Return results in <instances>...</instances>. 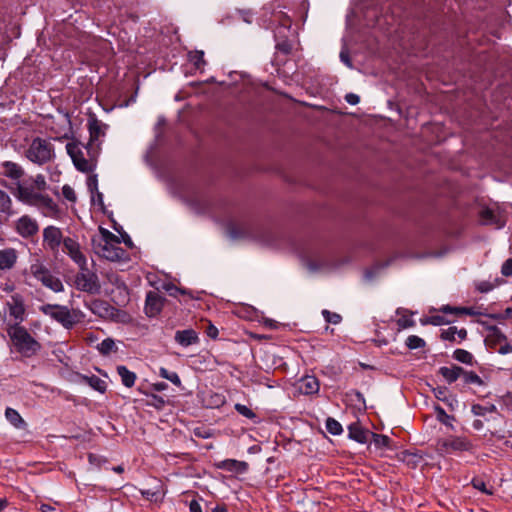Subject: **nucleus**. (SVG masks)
Listing matches in <instances>:
<instances>
[{
    "label": "nucleus",
    "mask_w": 512,
    "mask_h": 512,
    "mask_svg": "<svg viewBox=\"0 0 512 512\" xmlns=\"http://www.w3.org/2000/svg\"><path fill=\"white\" fill-rule=\"evenodd\" d=\"M67 154L71 157L74 166L80 172L88 173L93 170V165L85 159L79 143L70 142L66 145Z\"/></svg>",
    "instance_id": "9"
},
{
    "label": "nucleus",
    "mask_w": 512,
    "mask_h": 512,
    "mask_svg": "<svg viewBox=\"0 0 512 512\" xmlns=\"http://www.w3.org/2000/svg\"><path fill=\"white\" fill-rule=\"evenodd\" d=\"M451 320L446 319L444 316L441 315H433L424 319H421V323L423 325L431 324L434 326H440V325H446L451 323Z\"/></svg>",
    "instance_id": "35"
},
{
    "label": "nucleus",
    "mask_w": 512,
    "mask_h": 512,
    "mask_svg": "<svg viewBox=\"0 0 512 512\" xmlns=\"http://www.w3.org/2000/svg\"><path fill=\"white\" fill-rule=\"evenodd\" d=\"M322 315L326 322L332 324H338L341 322L342 317L338 313L330 312L329 310H323Z\"/></svg>",
    "instance_id": "45"
},
{
    "label": "nucleus",
    "mask_w": 512,
    "mask_h": 512,
    "mask_svg": "<svg viewBox=\"0 0 512 512\" xmlns=\"http://www.w3.org/2000/svg\"><path fill=\"white\" fill-rule=\"evenodd\" d=\"M5 417L7 420L16 428H21L23 425H25V421L21 417V415L13 408H6L5 410Z\"/></svg>",
    "instance_id": "28"
},
{
    "label": "nucleus",
    "mask_w": 512,
    "mask_h": 512,
    "mask_svg": "<svg viewBox=\"0 0 512 512\" xmlns=\"http://www.w3.org/2000/svg\"><path fill=\"white\" fill-rule=\"evenodd\" d=\"M189 60L194 64L197 69H200L205 66L206 61L204 60V52L203 51H194L189 53Z\"/></svg>",
    "instance_id": "37"
},
{
    "label": "nucleus",
    "mask_w": 512,
    "mask_h": 512,
    "mask_svg": "<svg viewBox=\"0 0 512 512\" xmlns=\"http://www.w3.org/2000/svg\"><path fill=\"white\" fill-rule=\"evenodd\" d=\"M17 232L24 238H28L37 234L39 226L37 222L29 216H22L17 221Z\"/></svg>",
    "instance_id": "13"
},
{
    "label": "nucleus",
    "mask_w": 512,
    "mask_h": 512,
    "mask_svg": "<svg viewBox=\"0 0 512 512\" xmlns=\"http://www.w3.org/2000/svg\"><path fill=\"white\" fill-rule=\"evenodd\" d=\"M489 331L491 332V336L494 337L497 342L505 341L507 339L505 334L497 326H491Z\"/></svg>",
    "instance_id": "52"
},
{
    "label": "nucleus",
    "mask_w": 512,
    "mask_h": 512,
    "mask_svg": "<svg viewBox=\"0 0 512 512\" xmlns=\"http://www.w3.org/2000/svg\"><path fill=\"white\" fill-rule=\"evenodd\" d=\"M100 233L102 235V238L99 242L102 243H120V239L118 236L110 232L109 230L100 227Z\"/></svg>",
    "instance_id": "43"
},
{
    "label": "nucleus",
    "mask_w": 512,
    "mask_h": 512,
    "mask_svg": "<svg viewBox=\"0 0 512 512\" xmlns=\"http://www.w3.org/2000/svg\"><path fill=\"white\" fill-rule=\"evenodd\" d=\"M472 447L471 442L466 437L452 436L439 439L436 449L441 454H450L458 451H468Z\"/></svg>",
    "instance_id": "6"
},
{
    "label": "nucleus",
    "mask_w": 512,
    "mask_h": 512,
    "mask_svg": "<svg viewBox=\"0 0 512 512\" xmlns=\"http://www.w3.org/2000/svg\"><path fill=\"white\" fill-rule=\"evenodd\" d=\"M501 273L508 277L512 275V258L507 259L501 268Z\"/></svg>",
    "instance_id": "56"
},
{
    "label": "nucleus",
    "mask_w": 512,
    "mask_h": 512,
    "mask_svg": "<svg viewBox=\"0 0 512 512\" xmlns=\"http://www.w3.org/2000/svg\"><path fill=\"white\" fill-rule=\"evenodd\" d=\"M15 196L23 203L29 205L44 207L47 209L54 208L52 198L38 191L30 181L24 180L22 183H18Z\"/></svg>",
    "instance_id": "2"
},
{
    "label": "nucleus",
    "mask_w": 512,
    "mask_h": 512,
    "mask_svg": "<svg viewBox=\"0 0 512 512\" xmlns=\"http://www.w3.org/2000/svg\"><path fill=\"white\" fill-rule=\"evenodd\" d=\"M117 244L118 243H96V241L93 240L95 252L109 261H119L126 256V251L117 246Z\"/></svg>",
    "instance_id": "8"
},
{
    "label": "nucleus",
    "mask_w": 512,
    "mask_h": 512,
    "mask_svg": "<svg viewBox=\"0 0 512 512\" xmlns=\"http://www.w3.org/2000/svg\"><path fill=\"white\" fill-rule=\"evenodd\" d=\"M168 385L165 382H157L153 384V388L156 391H163L167 389Z\"/></svg>",
    "instance_id": "62"
},
{
    "label": "nucleus",
    "mask_w": 512,
    "mask_h": 512,
    "mask_svg": "<svg viewBox=\"0 0 512 512\" xmlns=\"http://www.w3.org/2000/svg\"><path fill=\"white\" fill-rule=\"evenodd\" d=\"M218 469L225 470L232 473L243 474L248 470V463L236 459H225L215 464Z\"/></svg>",
    "instance_id": "17"
},
{
    "label": "nucleus",
    "mask_w": 512,
    "mask_h": 512,
    "mask_svg": "<svg viewBox=\"0 0 512 512\" xmlns=\"http://www.w3.org/2000/svg\"><path fill=\"white\" fill-rule=\"evenodd\" d=\"M40 510H41L42 512H51V511H54V510H55V508H54V507H52V506H51V505H49V504H42V505L40 506Z\"/></svg>",
    "instance_id": "64"
},
{
    "label": "nucleus",
    "mask_w": 512,
    "mask_h": 512,
    "mask_svg": "<svg viewBox=\"0 0 512 512\" xmlns=\"http://www.w3.org/2000/svg\"><path fill=\"white\" fill-rule=\"evenodd\" d=\"M438 373L449 383H454L464 373V368L457 365L440 367Z\"/></svg>",
    "instance_id": "20"
},
{
    "label": "nucleus",
    "mask_w": 512,
    "mask_h": 512,
    "mask_svg": "<svg viewBox=\"0 0 512 512\" xmlns=\"http://www.w3.org/2000/svg\"><path fill=\"white\" fill-rule=\"evenodd\" d=\"M471 412L475 416H484L486 413L497 412V407L494 404H490L487 406H482L480 404H473L471 407Z\"/></svg>",
    "instance_id": "33"
},
{
    "label": "nucleus",
    "mask_w": 512,
    "mask_h": 512,
    "mask_svg": "<svg viewBox=\"0 0 512 512\" xmlns=\"http://www.w3.org/2000/svg\"><path fill=\"white\" fill-rule=\"evenodd\" d=\"M174 340L182 347H188L199 343L198 333L194 329L177 330Z\"/></svg>",
    "instance_id": "15"
},
{
    "label": "nucleus",
    "mask_w": 512,
    "mask_h": 512,
    "mask_svg": "<svg viewBox=\"0 0 512 512\" xmlns=\"http://www.w3.org/2000/svg\"><path fill=\"white\" fill-rule=\"evenodd\" d=\"M11 207V199L6 192L0 189V212H8Z\"/></svg>",
    "instance_id": "44"
},
{
    "label": "nucleus",
    "mask_w": 512,
    "mask_h": 512,
    "mask_svg": "<svg viewBox=\"0 0 512 512\" xmlns=\"http://www.w3.org/2000/svg\"><path fill=\"white\" fill-rule=\"evenodd\" d=\"M63 251L79 266L84 269L87 265V259L80 250V245L77 240L65 237L63 241Z\"/></svg>",
    "instance_id": "10"
},
{
    "label": "nucleus",
    "mask_w": 512,
    "mask_h": 512,
    "mask_svg": "<svg viewBox=\"0 0 512 512\" xmlns=\"http://www.w3.org/2000/svg\"><path fill=\"white\" fill-rule=\"evenodd\" d=\"M39 310L60 323L66 329L72 328L79 322L78 314L75 311H71L67 306L44 304L39 307Z\"/></svg>",
    "instance_id": "4"
},
{
    "label": "nucleus",
    "mask_w": 512,
    "mask_h": 512,
    "mask_svg": "<svg viewBox=\"0 0 512 512\" xmlns=\"http://www.w3.org/2000/svg\"><path fill=\"white\" fill-rule=\"evenodd\" d=\"M370 437H372V441L377 448H390L391 447L392 441L387 435L371 432Z\"/></svg>",
    "instance_id": "31"
},
{
    "label": "nucleus",
    "mask_w": 512,
    "mask_h": 512,
    "mask_svg": "<svg viewBox=\"0 0 512 512\" xmlns=\"http://www.w3.org/2000/svg\"><path fill=\"white\" fill-rule=\"evenodd\" d=\"M472 485L475 489L487 494V495H492L493 494V491L492 490H489L487 489L486 487V483L482 480V479H479V478H475L472 480Z\"/></svg>",
    "instance_id": "48"
},
{
    "label": "nucleus",
    "mask_w": 512,
    "mask_h": 512,
    "mask_svg": "<svg viewBox=\"0 0 512 512\" xmlns=\"http://www.w3.org/2000/svg\"><path fill=\"white\" fill-rule=\"evenodd\" d=\"M345 100L351 105H356L359 103L360 97L357 94L348 93L345 96Z\"/></svg>",
    "instance_id": "58"
},
{
    "label": "nucleus",
    "mask_w": 512,
    "mask_h": 512,
    "mask_svg": "<svg viewBox=\"0 0 512 512\" xmlns=\"http://www.w3.org/2000/svg\"><path fill=\"white\" fill-rule=\"evenodd\" d=\"M371 431L362 427L359 423H352L348 426V436L358 443L365 444L369 441Z\"/></svg>",
    "instance_id": "18"
},
{
    "label": "nucleus",
    "mask_w": 512,
    "mask_h": 512,
    "mask_svg": "<svg viewBox=\"0 0 512 512\" xmlns=\"http://www.w3.org/2000/svg\"><path fill=\"white\" fill-rule=\"evenodd\" d=\"M276 49L281 53L288 55L292 51V44L289 40L284 39L282 41L277 42Z\"/></svg>",
    "instance_id": "47"
},
{
    "label": "nucleus",
    "mask_w": 512,
    "mask_h": 512,
    "mask_svg": "<svg viewBox=\"0 0 512 512\" xmlns=\"http://www.w3.org/2000/svg\"><path fill=\"white\" fill-rule=\"evenodd\" d=\"M406 345L411 350L419 349V348H423L425 346V341L416 335H410L406 339Z\"/></svg>",
    "instance_id": "42"
},
{
    "label": "nucleus",
    "mask_w": 512,
    "mask_h": 512,
    "mask_svg": "<svg viewBox=\"0 0 512 512\" xmlns=\"http://www.w3.org/2000/svg\"><path fill=\"white\" fill-rule=\"evenodd\" d=\"M87 186H88L89 191L92 194V201H95L93 194H94V192L98 191V180H97L96 175L90 176L88 178Z\"/></svg>",
    "instance_id": "51"
},
{
    "label": "nucleus",
    "mask_w": 512,
    "mask_h": 512,
    "mask_svg": "<svg viewBox=\"0 0 512 512\" xmlns=\"http://www.w3.org/2000/svg\"><path fill=\"white\" fill-rule=\"evenodd\" d=\"M435 411L437 413V419L444 425L450 426L453 428L451 421L454 420V417L451 415H448L446 411L441 406H436Z\"/></svg>",
    "instance_id": "40"
},
{
    "label": "nucleus",
    "mask_w": 512,
    "mask_h": 512,
    "mask_svg": "<svg viewBox=\"0 0 512 512\" xmlns=\"http://www.w3.org/2000/svg\"><path fill=\"white\" fill-rule=\"evenodd\" d=\"M97 349L100 354L107 356L112 352H117V347L112 338H106L98 344Z\"/></svg>",
    "instance_id": "29"
},
{
    "label": "nucleus",
    "mask_w": 512,
    "mask_h": 512,
    "mask_svg": "<svg viewBox=\"0 0 512 512\" xmlns=\"http://www.w3.org/2000/svg\"><path fill=\"white\" fill-rule=\"evenodd\" d=\"M326 429L332 435H340L343 431L342 425L332 417L326 419Z\"/></svg>",
    "instance_id": "36"
},
{
    "label": "nucleus",
    "mask_w": 512,
    "mask_h": 512,
    "mask_svg": "<svg viewBox=\"0 0 512 512\" xmlns=\"http://www.w3.org/2000/svg\"><path fill=\"white\" fill-rule=\"evenodd\" d=\"M7 335L11 347L25 358H31L42 349L41 343L23 325L7 324Z\"/></svg>",
    "instance_id": "1"
},
{
    "label": "nucleus",
    "mask_w": 512,
    "mask_h": 512,
    "mask_svg": "<svg viewBox=\"0 0 512 512\" xmlns=\"http://www.w3.org/2000/svg\"><path fill=\"white\" fill-rule=\"evenodd\" d=\"M397 324L400 328L405 329L409 327H413L415 325V321L410 317L403 315L398 319Z\"/></svg>",
    "instance_id": "53"
},
{
    "label": "nucleus",
    "mask_w": 512,
    "mask_h": 512,
    "mask_svg": "<svg viewBox=\"0 0 512 512\" xmlns=\"http://www.w3.org/2000/svg\"><path fill=\"white\" fill-rule=\"evenodd\" d=\"M5 307L8 310L9 317L14 320V322H9L8 324L21 325V323L25 320L26 315V307L23 296L19 293L12 294L6 301Z\"/></svg>",
    "instance_id": "7"
},
{
    "label": "nucleus",
    "mask_w": 512,
    "mask_h": 512,
    "mask_svg": "<svg viewBox=\"0 0 512 512\" xmlns=\"http://www.w3.org/2000/svg\"><path fill=\"white\" fill-rule=\"evenodd\" d=\"M163 288L169 293L170 296L176 297L178 293H184L181 289L176 287L174 284H165Z\"/></svg>",
    "instance_id": "57"
},
{
    "label": "nucleus",
    "mask_w": 512,
    "mask_h": 512,
    "mask_svg": "<svg viewBox=\"0 0 512 512\" xmlns=\"http://www.w3.org/2000/svg\"><path fill=\"white\" fill-rule=\"evenodd\" d=\"M190 512H202L201 506L197 500H192L189 504Z\"/></svg>",
    "instance_id": "60"
},
{
    "label": "nucleus",
    "mask_w": 512,
    "mask_h": 512,
    "mask_svg": "<svg viewBox=\"0 0 512 512\" xmlns=\"http://www.w3.org/2000/svg\"><path fill=\"white\" fill-rule=\"evenodd\" d=\"M152 398L156 401L157 404H155L156 407H162L165 404V400L158 395L153 394Z\"/></svg>",
    "instance_id": "63"
},
{
    "label": "nucleus",
    "mask_w": 512,
    "mask_h": 512,
    "mask_svg": "<svg viewBox=\"0 0 512 512\" xmlns=\"http://www.w3.org/2000/svg\"><path fill=\"white\" fill-rule=\"evenodd\" d=\"M461 376H463L466 384H476L479 386L484 385L483 380L473 371L464 370V373H461Z\"/></svg>",
    "instance_id": "39"
},
{
    "label": "nucleus",
    "mask_w": 512,
    "mask_h": 512,
    "mask_svg": "<svg viewBox=\"0 0 512 512\" xmlns=\"http://www.w3.org/2000/svg\"><path fill=\"white\" fill-rule=\"evenodd\" d=\"M64 239L61 229L56 226L50 225L43 230V245L52 252L58 251Z\"/></svg>",
    "instance_id": "11"
},
{
    "label": "nucleus",
    "mask_w": 512,
    "mask_h": 512,
    "mask_svg": "<svg viewBox=\"0 0 512 512\" xmlns=\"http://www.w3.org/2000/svg\"><path fill=\"white\" fill-rule=\"evenodd\" d=\"M159 375L162 378H164L166 380H169L170 382H172L176 386H180L181 385L180 377L178 376V374L176 372H170L166 368L161 367L159 369Z\"/></svg>",
    "instance_id": "38"
},
{
    "label": "nucleus",
    "mask_w": 512,
    "mask_h": 512,
    "mask_svg": "<svg viewBox=\"0 0 512 512\" xmlns=\"http://www.w3.org/2000/svg\"><path fill=\"white\" fill-rule=\"evenodd\" d=\"M81 381L87 385H89L92 389L100 392L105 393L107 389V384L104 380L99 378L96 375H80Z\"/></svg>",
    "instance_id": "23"
},
{
    "label": "nucleus",
    "mask_w": 512,
    "mask_h": 512,
    "mask_svg": "<svg viewBox=\"0 0 512 512\" xmlns=\"http://www.w3.org/2000/svg\"><path fill=\"white\" fill-rule=\"evenodd\" d=\"M103 124L96 118H92L88 123V130L90 134V141L87 145L88 153H90V149L95 141L99 139L101 135H104Z\"/></svg>",
    "instance_id": "19"
},
{
    "label": "nucleus",
    "mask_w": 512,
    "mask_h": 512,
    "mask_svg": "<svg viewBox=\"0 0 512 512\" xmlns=\"http://www.w3.org/2000/svg\"><path fill=\"white\" fill-rule=\"evenodd\" d=\"M62 194L67 200L71 202H75L77 199L74 189L69 185H64L62 187Z\"/></svg>",
    "instance_id": "50"
},
{
    "label": "nucleus",
    "mask_w": 512,
    "mask_h": 512,
    "mask_svg": "<svg viewBox=\"0 0 512 512\" xmlns=\"http://www.w3.org/2000/svg\"><path fill=\"white\" fill-rule=\"evenodd\" d=\"M41 283L51 289L54 292H61L64 290V286L61 280L49 271V273L41 280Z\"/></svg>",
    "instance_id": "26"
},
{
    "label": "nucleus",
    "mask_w": 512,
    "mask_h": 512,
    "mask_svg": "<svg viewBox=\"0 0 512 512\" xmlns=\"http://www.w3.org/2000/svg\"><path fill=\"white\" fill-rule=\"evenodd\" d=\"M91 312L101 318H110L114 316V307H112L107 301L102 299H95L89 304Z\"/></svg>",
    "instance_id": "16"
},
{
    "label": "nucleus",
    "mask_w": 512,
    "mask_h": 512,
    "mask_svg": "<svg viewBox=\"0 0 512 512\" xmlns=\"http://www.w3.org/2000/svg\"><path fill=\"white\" fill-rule=\"evenodd\" d=\"M319 389V381L313 375H305L298 381V390L304 395L317 394Z\"/></svg>",
    "instance_id": "14"
},
{
    "label": "nucleus",
    "mask_w": 512,
    "mask_h": 512,
    "mask_svg": "<svg viewBox=\"0 0 512 512\" xmlns=\"http://www.w3.org/2000/svg\"><path fill=\"white\" fill-rule=\"evenodd\" d=\"M234 408L240 415L247 419L255 420L257 418V415L253 412V410L244 404L236 403Z\"/></svg>",
    "instance_id": "41"
},
{
    "label": "nucleus",
    "mask_w": 512,
    "mask_h": 512,
    "mask_svg": "<svg viewBox=\"0 0 512 512\" xmlns=\"http://www.w3.org/2000/svg\"><path fill=\"white\" fill-rule=\"evenodd\" d=\"M54 147L46 139L36 137L26 150V157L33 163L43 165L54 158Z\"/></svg>",
    "instance_id": "3"
},
{
    "label": "nucleus",
    "mask_w": 512,
    "mask_h": 512,
    "mask_svg": "<svg viewBox=\"0 0 512 512\" xmlns=\"http://www.w3.org/2000/svg\"><path fill=\"white\" fill-rule=\"evenodd\" d=\"M433 391H434L435 397L438 400H440L442 402H448V397H447L448 390L446 387L439 386V387L435 388Z\"/></svg>",
    "instance_id": "54"
},
{
    "label": "nucleus",
    "mask_w": 512,
    "mask_h": 512,
    "mask_svg": "<svg viewBox=\"0 0 512 512\" xmlns=\"http://www.w3.org/2000/svg\"><path fill=\"white\" fill-rule=\"evenodd\" d=\"M142 496L152 502L161 503L165 496V491L162 489V486H159L157 489H147L141 491Z\"/></svg>",
    "instance_id": "27"
},
{
    "label": "nucleus",
    "mask_w": 512,
    "mask_h": 512,
    "mask_svg": "<svg viewBox=\"0 0 512 512\" xmlns=\"http://www.w3.org/2000/svg\"><path fill=\"white\" fill-rule=\"evenodd\" d=\"M165 297L157 291H149L146 294L144 311L148 317L157 316L163 309Z\"/></svg>",
    "instance_id": "12"
},
{
    "label": "nucleus",
    "mask_w": 512,
    "mask_h": 512,
    "mask_svg": "<svg viewBox=\"0 0 512 512\" xmlns=\"http://www.w3.org/2000/svg\"><path fill=\"white\" fill-rule=\"evenodd\" d=\"M440 311H442L443 313L445 314H454V315H474L475 312L473 311L472 308H467V307H453V306H450V305H444L442 306V308L440 309Z\"/></svg>",
    "instance_id": "30"
},
{
    "label": "nucleus",
    "mask_w": 512,
    "mask_h": 512,
    "mask_svg": "<svg viewBox=\"0 0 512 512\" xmlns=\"http://www.w3.org/2000/svg\"><path fill=\"white\" fill-rule=\"evenodd\" d=\"M27 181H30L38 191H43L46 189V180L45 177L41 174H38L35 178L28 179Z\"/></svg>",
    "instance_id": "46"
},
{
    "label": "nucleus",
    "mask_w": 512,
    "mask_h": 512,
    "mask_svg": "<svg viewBox=\"0 0 512 512\" xmlns=\"http://www.w3.org/2000/svg\"><path fill=\"white\" fill-rule=\"evenodd\" d=\"M116 370H117L118 375L121 377L122 384L125 387L131 388L134 386L136 378H137V376L134 372L130 371L124 365H118Z\"/></svg>",
    "instance_id": "24"
},
{
    "label": "nucleus",
    "mask_w": 512,
    "mask_h": 512,
    "mask_svg": "<svg viewBox=\"0 0 512 512\" xmlns=\"http://www.w3.org/2000/svg\"><path fill=\"white\" fill-rule=\"evenodd\" d=\"M75 276V286L78 290L90 294H98L101 289L98 276L89 271L87 265Z\"/></svg>",
    "instance_id": "5"
},
{
    "label": "nucleus",
    "mask_w": 512,
    "mask_h": 512,
    "mask_svg": "<svg viewBox=\"0 0 512 512\" xmlns=\"http://www.w3.org/2000/svg\"><path fill=\"white\" fill-rule=\"evenodd\" d=\"M4 175L11 179H20L23 175V169L16 163L6 161L3 163Z\"/></svg>",
    "instance_id": "25"
},
{
    "label": "nucleus",
    "mask_w": 512,
    "mask_h": 512,
    "mask_svg": "<svg viewBox=\"0 0 512 512\" xmlns=\"http://www.w3.org/2000/svg\"><path fill=\"white\" fill-rule=\"evenodd\" d=\"M457 332H458L457 327L451 326L448 329L442 331L441 338L443 340H447V341H454L455 335Z\"/></svg>",
    "instance_id": "49"
},
{
    "label": "nucleus",
    "mask_w": 512,
    "mask_h": 512,
    "mask_svg": "<svg viewBox=\"0 0 512 512\" xmlns=\"http://www.w3.org/2000/svg\"><path fill=\"white\" fill-rule=\"evenodd\" d=\"M17 255L14 249L0 250V270L11 269L16 263Z\"/></svg>",
    "instance_id": "21"
},
{
    "label": "nucleus",
    "mask_w": 512,
    "mask_h": 512,
    "mask_svg": "<svg viewBox=\"0 0 512 512\" xmlns=\"http://www.w3.org/2000/svg\"><path fill=\"white\" fill-rule=\"evenodd\" d=\"M511 352H512V344H509V343L501 346L499 349V353L502 355L509 354Z\"/></svg>",
    "instance_id": "61"
},
{
    "label": "nucleus",
    "mask_w": 512,
    "mask_h": 512,
    "mask_svg": "<svg viewBox=\"0 0 512 512\" xmlns=\"http://www.w3.org/2000/svg\"><path fill=\"white\" fill-rule=\"evenodd\" d=\"M453 358L461 363L472 365L473 364V355L464 349H456L453 352Z\"/></svg>",
    "instance_id": "32"
},
{
    "label": "nucleus",
    "mask_w": 512,
    "mask_h": 512,
    "mask_svg": "<svg viewBox=\"0 0 512 512\" xmlns=\"http://www.w3.org/2000/svg\"><path fill=\"white\" fill-rule=\"evenodd\" d=\"M31 274L41 282V280L49 273V270L42 263H35L30 266Z\"/></svg>",
    "instance_id": "34"
},
{
    "label": "nucleus",
    "mask_w": 512,
    "mask_h": 512,
    "mask_svg": "<svg viewBox=\"0 0 512 512\" xmlns=\"http://www.w3.org/2000/svg\"><path fill=\"white\" fill-rule=\"evenodd\" d=\"M340 60L349 68H352V61L349 56V51L346 47H343L340 52Z\"/></svg>",
    "instance_id": "55"
},
{
    "label": "nucleus",
    "mask_w": 512,
    "mask_h": 512,
    "mask_svg": "<svg viewBox=\"0 0 512 512\" xmlns=\"http://www.w3.org/2000/svg\"><path fill=\"white\" fill-rule=\"evenodd\" d=\"M218 333H219L218 329H217L214 325H212L211 323H209V325H208V327H207V329H206V334H207L210 338H212V339H216V338H217V336H218Z\"/></svg>",
    "instance_id": "59"
},
{
    "label": "nucleus",
    "mask_w": 512,
    "mask_h": 512,
    "mask_svg": "<svg viewBox=\"0 0 512 512\" xmlns=\"http://www.w3.org/2000/svg\"><path fill=\"white\" fill-rule=\"evenodd\" d=\"M480 218L485 225H495L497 228L504 226V222L490 208H484L480 212Z\"/></svg>",
    "instance_id": "22"
}]
</instances>
